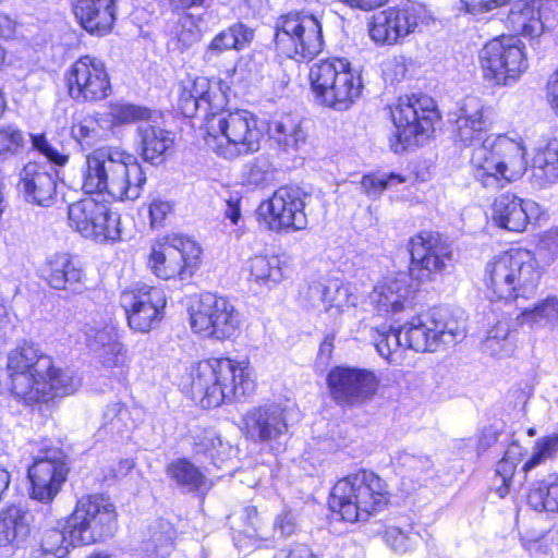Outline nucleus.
I'll return each instance as SVG.
<instances>
[{
	"label": "nucleus",
	"mask_w": 558,
	"mask_h": 558,
	"mask_svg": "<svg viewBox=\"0 0 558 558\" xmlns=\"http://www.w3.org/2000/svg\"><path fill=\"white\" fill-rule=\"evenodd\" d=\"M359 302L360 294L355 286L336 279L329 280V295L325 306L326 311L336 308L338 312H343L345 308L356 306Z\"/></svg>",
	"instance_id": "nucleus-46"
},
{
	"label": "nucleus",
	"mask_w": 558,
	"mask_h": 558,
	"mask_svg": "<svg viewBox=\"0 0 558 558\" xmlns=\"http://www.w3.org/2000/svg\"><path fill=\"white\" fill-rule=\"evenodd\" d=\"M310 80L316 101L337 111L350 109L363 89L361 74L342 58H328L314 63Z\"/></svg>",
	"instance_id": "nucleus-7"
},
{
	"label": "nucleus",
	"mask_w": 558,
	"mask_h": 558,
	"mask_svg": "<svg viewBox=\"0 0 558 558\" xmlns=\"http://www.w3.org/2000/svg\"><path fill=\"white\" fill-rule=\"evenodd\" d=\"M65 185L66 181L60 177H23L17 187L27 203L49 207Z\"/></svg>",
	"instance_id": "nucleus-36"
},
{
	"label": "nucleus",
	"mask_w": 558,
	"mask_h": 558,
	"mask_svg": "<svg viewBox=\"0 0 558 558\" xmlns=\"http://www.w3.org/2000/svg\"><path fill=\"white\" fill-rule=\"evenodd\" d=\"M7 386L19 402L40 408L74 393L80 381L69 371L57 367L37 344L24 342L8 353Z\"/></svg>",
	"instance_id": "nucleus-2"
},
{
	"label": "nucleus",
	"mask_w": 558,
	"mask_h": 558,
	"mask_svg": "<svg viewBox=\"0 0 558 558\" xmlns=\"http://www.w3.org/2000/svg\"><path fill=\"white\" fill-rule=\"evenodd\" d=\"M391 118L395 131L390 138V147L400 154L423 144L434 131L440 114L432 97L405 95L399 97L391 109Z\"/></svg>",
	"instance_id": "nucleus-8"
},
{
	"label": "nucleus",
	"mask_w": 558,
	"mask_h": 558,
	"mask_svg": "<svg viewBox=\"0 0 558 558\" xmlns=\"http://www.w3.org/2000/svg\"><path fill=\"white\" fill-rule=\"evenodd\" d=\"M305 193L295 186H281L258 205L256 217L268 231L293 234L308 227Z\"/></svg>",
	"instance_id": "nucleus-16"
},
{
	"label": "nucleus",
	"mask_w": 558,
	"mask_h": 558,
	"mask_svg": "<svg viewBox=\"0 0 558 558\" xmlns=\"http://www.w3.org/2000/svg\"><path fill=\"white\" fill-rule=\"evenodd\" d=\"M219 434L215 429H202L192 436L193 450L196 454L209 457L213 450L217 447Z\"/></svg>",
	"instance_id": "nucleus-60"
},
{
	"label": "nucleus",
	"mask_w": 558,
	"mask_h": 558,
	"mask_svg": "<svg viewBox=\"0 0 558 558\" xmlns=\"http://www.w3.org/2000/svg\"><path fill=\"white\" fill-rule=\"evenodd\" d=\"M69 468L65 454L58 448H45L28 468L31 497L47 504L60 493L66 481Z\"/></svg>",
	"instance_id": "nucleus-21"
},
{
	"label": "nucleus",
	"mask_w": 558,
	"mask_h": 558,
	"mask_svg": "<svg viewBox=\"0 0 558 558\" xmlns=\"http://www.w3.org/2000/svg\"><path fill=\"white\" fill-rule=\"evenodd\" d=\"M418 13L412 5L389 7L375 13L368 24L371 39L378 46H392L414 33Z\"/></svg>",
	"instance_id": "nucleus-25"
},
{
	"label": "nucleus",
	"mask_w": 558,
	"mask_h": 558,
	"mask_svg": "<svg viewBox=\"0 0 558 558\" xmlns=\"http://www.w3.org/2000/svg\"><path fill=\"white\" fill-rule=\"evenodd\" d=\"M168 476L181 488L193 492L199 489L205 483V476L187 459H178L167 466Z\"/></svg>",
	"instance_id": "nucleus-43"
},
{
	"label": "nucleus",
	"mask_w": 558,
	"mask_h": 558,
	"mask_svg": "<svg viewBox=\"0 0 558 558\" xmlns=\"http://www.w3.org/2000/svg\"><path fill=\"white\" fill-rule=\"evenodd\" d=\"M263 184V180L256 177H235V180L230 182H223L225 196L229 198H238V202H242L243 197L248 196L252 192L259 189Z\"/></svg>",
	"instance_id": "nucleus-56"
},
{
	"label": "nucleus",
	"mask_w": 558,
	"mask_h": 558,
	"mask_svg": "<svg viewBox=\"0 0 558 558\" xmlns=\"http://www.w3.org/2000/svg\"><path fill=\"white\" fill-rule=\"evenodd\" d=\"M248 280L272 289L288 278V264L279 255H255L247 260Z\"/></svg>",
	"instance_id": "nucleus-35"
},
{
	"label": "nucleus",
	"mask_w": 558,
	"mask_h": 558,
	"mask_svg": "<svg viewBox=\"0 0 558 558\" xmlns=\"http://www.w3.org/2000/svg\"><path fill=\"white\" fill-rule=\"evenodd\" d=\"M242 325V314L226 296L206 292L190 307L191 329L203 338L233 340L241 333Z\"/></svg>",
	"instance_id": "nucleus-14"
},
{
	"label": "nucleus",
	"mask_w": 558,
	"mask_h": 558,
	"mask_svg": "<svg viewBox=\"0 0 558 558\" xmlns=\"http://www.w3.org/2000/svg\"><path fill=\"white\" fill-rule=\"evenodd\" d=\"M66 185L69 189L77 191L78 189L98 201H108L105 198L106 179L109 177H66Z\"/></svg>",
	"instance_id": "nucleus-53"
},
{
	"label": "nucleus",
	"mask_w": 558,
	"mask_h": 558,
	"mask_svg": "<svg viewBox=\"0 0 558 558\" xmlns=\"http://www.w3.org/2000/svg\"><path fill=\"white\" fill-rule=\"evenodd\" d=\"M72 10L80 25L98 36L108 34L117 20L116 0H74Z\"/></svg>",
	"instance_id": "nucleus-29"
},
{
	"label": "nucleus",
	"mask_w": 558,
	"mask_h": 558,
	"mask_svg": "<svg viewBox=\"0 0 558 558\" xmlns=\"http://www.w3.org/2000/svg\"><path fill=\"white\" fill-rule=\"evenodd\" d=\"M484 80L496 86H512L529 69L524 44L515 36L501 35L487 41L478 52Z\"/></svg>",
	"instance_id": "nucleus-13"
},
{
	"label": "nucleus",
	"mask_w": 558,
	"mask_h": 558,
	"mask_svg": "<svg viewBox=\"0 0 558 558\" xmlns=\"http://www.w3.org/2000/svg\"><path fill=\"white\" fill-rule=\"evenodd\" d=\"M517 320L522 326L536 330L558 325V299L547 298L531 308H525Z\"/></svg>",
	"instance_id": "nucleus-42"
},
{
	"label": "nucleus",
	"mask_w": 558,
	"mask_h": 558,
	"mask_svg": "<svg viewBox=\"0 0 558 558\" xmlns=\"http://www.w3.org/2000/svg\"><path fill=\"white\" fill-rule=\"evenodd\" d=\"M244 515L247 521V526L243 533L246 537L255 542L267 543L275 537H289L293 535L298 529V513L287 508L275 517L271 535L264 529L255 507H246L244 509Z\"/></svg>",
	"instance_id": "nucleus-32"
},
{
	"label": "nucleus",
	"mask_w": 558,
	"mask_h": 558,
	"mask_svg": "<svg viewBox=\"0 0 558 558\" xmlns=\"http://www.w3.org/2000/svg\"><path fill=\"white\" fill-rule=\"evenodd\" d=\"M433 466L428 457L408 451L398 453L395 459L396 472L403 478L418 481Z\"/></svg>",
	"instance_id": "nucleus-48"
},
{
	"label": "nucleus",
	"mask_w": 558,
	"mask_h": 558,
	"mask_svg": "<svg viewBox=\"0 0 558 558\" xmlns=\"http://www.w3.org/2000/svg\"><path fill=\"white\" fill-rule=\"evenodd\" d=\"M539 279L538 262L525 248H510L493 256L485 265L483 277L490 300L505 301L531 298Z\"/></svg>",
	"instance_id": "nucleus-5"
},
{
	"label": "nucleus",
	"mask_w": 558,
	"mask_h": 558,
	"mask_svg": "<svg viewBox=\"0 0 558 558\" xmlns=\"http://www.w3.org/2000/svg\"><path fill=\"white\" fill-rule=\"evenodd\" d=\"M183 385L203 408H217L251 396L256 377L246 360L213 357L192 365Z\"/></svg>",
	"instance_id": "nucleus-3"
},
{
	"label": "nucleus",
	"mask_w": 558,
	"mask_h": 558,
	"mask_svg": "<svg viewBox=\"0 0 558 558\" xmlns=\"http://www.w3.org/2000/svg\"><path fill=\"white\" fill-rule=\"evenodd\" d=\"M120 304L129 327L135 332L146 333L162 319L167 300L162 289L135 283L122 291Z\"/></svg>",
	"instance_id": "nucleus-18"
},
{
	"label": "nucleus",
	"mask_w": 558,
	"mask_h": 558,
	"mask_svg": "<svg viewBox=\"0 0 558 558\" xmlns=\"http://www.w3.org/2000/svg\"><path fill=\"white\" fill-rule=\"evenodd\" d=\"M388 502L385 481L375 473L361 470L339 480L330 494V507L348 522L365 521L381 511Z\"/></svg>",
	"instance_id": "nucleus-6"
},
{
	"label": "nucleus",
	"mask_w": 558,
	"mask_h": 558,
	"mask_svg": "<svg viewBox=\"0 0 558 558\" xmlns=\"http://www.w3.org/2000/svg\"><path fill=\"white\" fill-rule=\"evenodd\" d=\"M464 10L471 14L489 12L510 4L505 26L515 36L527 39L541 37L545 32L539 0H461Z\"/></svg>",
	"instance_id": "nucleus-17"
},
{
	"label": "nucleus",
	"mask_w": 558,
	"mask_h": 558,
	"mask_svg": "<svg viewBox=\"0 0 558 558\" xmlns=\"http://www.w3.org/2000/svg\"><path fill=\"white\" fill-rule=\"evenodd\" d=\"M414 290L407 272L390 274L374 286L369 293L373 311L384 318H395L413 308Z\"/></svg>",
	"instance_id": "nucleus-24"
},
{
	"label": "nucleus",
	"mask_w": 558,
	"mask_h": 558,
	"mask_svg": "<svg viewBox=\"0 0 558 558\" xmlns=\"http://www.w3.org/2000/svg\"><path fill=\"white\" fill-rule=\"evenodd\" d=\"M492 108L477 96L464 97L454 112L453 134L456 142L471 146L483 141L490 124Z\"/></svg>",
	"instance_id": "nucleus-26"
},
{
	"label": "nucleus",
	"mask_w": 558,
	"mask_h": 558,
	"mask_svg": "<svg viewBox=\"0 0 558 558\" xmlns=\"http://www.w3.org/2000/svg\"><path fill=\"white\" fill-rule=\"evenodd\" d=\"M131 425V417L128 408L114 402L109 404L104 412V427L110 433L120 434Z\"/></svg>",
	"instance_id": "nucleus-54"
},
{
	"label": "nucleus",
	"mask_w": 558,
	"mask_h": 558,
	"mask_svg": "<svg viewBox=\"0 0 558 558\" xmlns=\"http://www.w3.org/2000/svg\"><path fill=\"white\" fill-rule=\"evenodd\" d=\"M253 35V31L243 24H234L213 38L204 57L211 60L227 50H242L251 43Z\"/></svg>",
	"instance_id": "nucleus-38"
},
{
	"label": "nucleus",
	"mask_w": 558,
	"mask_h": 558,
	"mask_svg": "<svg viewBox=\"0 0 558 558\" xmlns=\"http://www.w3.org/2000/svg\"><path fill=\"white\" fill-rule=\"evenodd\" d=\"M33 146L39 150L49 161L63 166L68 162V156L60 154L56 148H53L48 141L46 140L44 134L32 135Z\"/></svg>",
	"instance_id": "nucleus-62"
},
{
	"label": "nucleus",
	"mask_w": 558,
	"mask_h": 558,
	"mask_svg": "<svg viewBox=\"0 0 558 558\" xmlns=\"http://www.w3.org/2000/svg\"><path fill=\"white\" fill-rule=\"evenodd\" d=\"M69 227L86 240L98 244H114L121 240V217L108 201L86 197L68 208Z\"/></svg>",
	"instance_id": "nucleus-15"
},
{
	"label": "nucleus",
	"mask_w": 558,
	"mask_h": 558,
	"mask_svg": "<svg viewBox=\"0 0 558 558\" xmlns=\"http://www.w3.org/2000/svg\"><path fill=\"white\" fill-rule=\"evenodd\" d=\"M88 174H142L137 158L118 148H102L87 158Z\"/></svg>",
	"instance_id": "nucleus-34"
},
{
	"label": "nucleus",
	"mask_w": 558,
	"mask_h": 558,
	"mask_svg": "<svg viewBox=\"0 0 558 558\" xmlns=\"http://www.w3.org/2000/svg\"><path fill=\"white\" fill-rule=\"evenodd\" d=\"M41 277L54 290L76 292L81 289L83 270L66 253H56L47 257L40 268Z\"/></svg>",
	"instance_id": "nucleus-31"
},
{
	"label": "nucleus",
	"mask_w": 558,
	"mask_h": 558,
	"mask_svg": "<svg viewBox=\"0 0 558 558\" xmlns=\"http://www.w3.org/2000/svg\"><path fill=\"white\" fill-rule=\"evenodd\" d=\"M157 120L158 117L154 113L151 119L138 124L136 130L142 156L151 165H160L173 145V136Z\"/></svg>",
	"instance_id": "nucleus-33"
},
{
	"label": "nucleus",
	"mask_w": 558,
	"mask_h": 558,
	"mask_svg": "<svg viewBox=\"0 0 558 558\" xmlns=\"http://www.w3.org/2000/svg\"><path fill=\"white\" fill-rule=\"evenodd\" d=\"M68 529L74 542L92 545L104 542L118 530V512L111 499L101 494L82 496L70 514Z\"/></svg>",
	"instance_id": "nucleus-12"
},
{
	"label": "nucleus",
	"mask_w": 558,
	"mask_h": 558,
	"mask_svg": "<svg viewBox=\"0 0 558 558\" xmlns=\"http://www.w3.org/2000/svg\"><path fill=\"white\" fill-rule=\"evenodd\" d=\"M388 180H384L380 177H362L361 189L369 197L379 196L386 189L392 186V184H401L405 182L404 177H387Z\"/></svg>",
	"instance_id": "nucleus-58"
},
{
	"label": "nucleus",
	"mask_w": 558,
	"mask_h": 558,
	"mask_svg": "<svg viewBox=\"0 0 558 558\" xmlns=\"http://www.w3.org/2000/svg\"><path fill=\"white\" fill-rule=\"evenodd\" d=\"M378 354L391 364H402L404 356L405 340L401 327L392 329H373L371 335Z\"/></svg>",
	"instance_id": "nucleus-41"
},
{
	"label": "nucleus",
	"mask_w": 558,
	"mask_h": 558,
	"mask_svg": "<svg viewBox=\"0 0 558 558\" xmlns=\"http://www.w3.org/2000/svg\"><path fill=\"white\" fill-rule=\"evenodd\" d=\"M405 345L416 352H435L465 337V324L444 308H433L413 316L401 326Z\"/></svg>",
	"instance_id": "nucleus-10"
},
{
	"label": "nucleus",
	"mask_w": 558,
	"mask_h": 558,
	"mask_svg": "<svg viewBox=\"0 0 558 558\" xmlns=\"http://www.w3.org/2000/svg\"><path fill=\"white\" fill-rule=\"evenodd\" d=\"M412 269L426 276L444 271L452 260L450 245L439 234L422 232L411 238Z\"/></svg>",
	"instance_id": "nucleus-28"
},
{
	"label": "nucleus",
	"mask_w": 558,
	"mask_h": 558,
	"mask_svg": "<svg viewBox=\"0 0 558 558\" xmlns=\"http://www.w3.org/2000/svg\"><path fill=\"white\" fill-rule=\"evenodd\" d=\"M523 456L524 448L518 442H511L504 457L497 462L494 490L500 498H505L509 494L513 475Z\"/></svg>",
	"instance_id": "nucleus-40"
},
{
	"label": "nucleus",
	"mask_w": 558,
	"mask_h": 558,
	"mask_svg": "<svg viewBox=\"0 0 558 558\" xmlns=\"http://www.w3.org/2000/svg\"><path fill=\"white\" fill-rule=\"evenodd\" d=\"M270 137L284 150L299 149L305 144L306 134L299 119L286 114L269 125Z\"/></svg>",
	"instance_id": "nucleus-39"
},
{
	"label": "nucleus",
	"mask_w": 558,
	"mask_h": 558,
	"mask_svg": "<svg viewBox=\"0 0 558 558\" xmlns=\"http://www.w3.org/2000/svg\"><path fill=\"white\" fill-rule=\"evenodd\" d=\"M174 213V202L160 196L154 197L148 204L149 226L159 229Z\"/></svg>",
	"instance_id": "nucleus-57"
},
{
	"label": "nucleus",
	"mask_w": 558,
	"mask_h": 558,
	"mask_svg": "<svg viewBox=\"0 0 558 558\" xmlns=\"http://www.w3.org/2000/svg\"><path fill=\"white\" fill-rule=\"evenodd\" d=\"M329 295V280H316L308 283L304 298L313 306H326Z\"/></svg>",
	"instance_id": "nucleus-61"
},
{
	"label": "nucleus",
	"mask_w": 558,
	"mask_h": 558,
	"mask_svg": "<svg viewBox=\"0 0 558 558\" xmlns=\"http://www.w3.org/2000/svg\"><path fill=\"white\" fill-rule=\"evenodd\" d=\"M509 333V323L507 320L498 322L487 331V336L483 341V351L497 357L509 355L514 349Z\"/></svg>",
	"instance_id": "nucleus-45"
},
{
	"label": "nucleus",
	"mask_w": 558,
	"mask_h": 558,
	"mask_svg": "<svg viewBox=\"0 0 558 558\" xmlns=\"http://www.w3.org/2000/svg\"><path fill=\"white\" fill-rule=\"evenodd\" d=\"M327 383L332 398L347 405H359L371 400L379 386V379L373 372L347 366L332 368Z\"/></svg>",
	"instance_id": "nucleus-22"
},
{
	"label": "nucleus",
	"mask_w": 558,
	"mask_h": 558,
	"mask_svg": "<svg viewBox=\"0 0 558 558\" xmlns=\"http://www.w3.org/2000/svg\"><path fill=\"white\" fill-rule=\"evenodd\" d=\"M386 543L396 551L405 553L410 550L421 538V535L410 527L404 531L398 526H388L385 531Z\"/></svg>",
	"instance_id": "nucleus-55"
},
{
	"label": "nucleus",
	"mask_w": 558,
	"mask_h": 558,
	"mask_svg": "<svg viewBox=\"0 0 558 558\" xmlns=\"http://www.w3.org/2000/svg\"><path fill=\"white\" fill-rule=\"evenodd\" d=\"M32 515L17 506L0 511V558H10L29 536Z\"/></svg>",
	"instance_id": "nucleus-30"
},
{
	"label": "nucleus",
	"mask_w": 558,
	"mask_h": 558,
	"mask_svg": "<svg viewBox=\"0 0 558 558\" xmlns=\"http://www.w3.org/2000/svg\"><path fill=\"white\" fill-rule=\"evenodd\" d=\"M201 245L190 236L172 233L156 240L147 255V267L157 278L185 280L201 265Z\"/></svg>",
	"instance_id": "nucleus-11"
},
{
	"label": "nucleus",
	"mask_w": 558,
	"mask_h": 558,
	"mask_svg": "<svg viewBox=\"0 0 558 558\" xmlns=\"http://www.w3.org/2000/svg\"><path fill=\"white\" fill-rule=\"evenodd\" d=\"M69 96L77 102H96L111 94V82L105 62L83 56L64 74Z\"/></svg>",
	"instance_id": "nucleus-19"
},
{
	"label": "nucleus",
	"mask_w": 558,
	"mask_h": 558,
	"mask_svg": "<svg viewBox=\"0 0 558 558\" xmlns=\"http://www.w3.org/2000/svg\"><path fill=\"white\" fill-rule=\"evenodd\" d=\"M151 112L146 107L134 106L130 104H112L109 107V116L113 125L146 122L151 119Z\"/></svg>",
	"instance_id": "nucleus-50"
},
{
	"label": "nucleus",
	"mask_w": 558,
	"mask_h": 558,
	"mask_svg": "<svg viewBox=\"0 0 558 558\" xmlns=\"http://www.w3.org/2000/svg\"><path fill=\"white\" fill-rule=\"evenodd\" d=\"M550 531L531 529L525 531L521 537V546L532 558H539L547 555L551 544Z\"/></svg>",
	"instance_id": "nucleus-52"
},
{
	"label": "nucleus",
	"mask_w": 558,
	"mask_h": 558,
	"mask_svg": "<svg viewBox=\"0 0 558 558\" xmlns=\"http://www.w3.org/2000/svg\"><path fill=\"white\" fill-rule=\"evenodd\" d=\"M323 26L307 11H291L280 15L275 25L277 51L298 62L311 61L324 49Z\"/></svg>",
	"instance_id": "nucleus-9"
},
{
	"label": "nucleus",
	"mask_w": 558,
	"mask_h": 558,
	"mask_svg": "<svg viewBox=\"0 0 558 558\" xmlns=\"http://www.w3.org/2000/svg\"><path fill=\"white\" fill-rule=\"evenodd\" d=\"M470 163L474 171H482V174H524L530 169L553 172L558 163V140L539 144L530 163L522 137L500 134L492 143L485 140L474 148Z\"/></svg>",
	"instance_id": "nucleus-4"
},
{
	"label": "nucleus",
	"mask_w": 558,
	"mask_h": 558,
	"mask_svg": "<svg viewBox=\"0 0 558 558\" xmlns=\"http://www.w3.org/2000/svg\"><path fill=\"white\" fill-rule=\"evenodd\" d=\"M66 536L62 530L50 529L44 532L40 548L44 555H51L53 558H65L71 547L80 546L71 536V530Z\"/></svg>",
	"instance_id": "nucleus-49"
},
{
	"label": "nucleus",
	"mask_w": 558,
	"mask_h": 558,
	"mask_svg": "<svg viewBox=\"0 0 558 558\" xmlns=\"http://www.w3.org/2000/svg\"><path fill=\"white\" fill-rule=\"evenodd\" d=\"M229 92L227 82L198 76L183 86L179 109L187 118L202 113L206 123V146L226 159H235L260 148L265 125L247 110L226 111Z\"/></svg>",
	"instance_id": "nucleus-1"
},
{
	"label": "nucleus",
	"mask_w": 558,
	"mask_h": 558,
	"mask_svg": "<svg viewBox=\"0 0 558 558\" xmlns=\"http://www.w3.org/2000/svg\"><path fill=\"white\" fill-rule=\"evenodd\" d=\"M558 454V433L537 438L532 447L530 457L522 465V471L529 473L535 468L553 460Z\"/></svg>",
	"instance_id": "nucleus-47"
},
{
	"label": "nucleus",
	"mask_w": 558,
	"mask_h": 558,
	"mask_svg": "<svg viewBox=\"0 0 558 558\" xmlns=\"http://www.w3.org/2000/svg\"><path fill=\"white\" fill-rule=\"evenodd\" d=\"M537 250L544 258L558 257V228L549 229L541 235Z\"/></svg>",
	"instance_id": "nucleus-63"
},
{
	"label": "nucleus",
	"mask_w": 558,
	"mask_h": 558,
	"mask_svg": "<svg viewBox=\"0 0 558 558\" xmlns=\"http://www.w3.org/2000/svg\"><path fill=\"white\" fill-rule=\"evenodd\" d=\"M86 343L97 363L118 383L126 380L130 356L118 328L106 324L86 331Z\"/></svg>",
	"instance_id": "nucleus-20"
},
{
	"label": "nucleus",
	"mask_w": 558,
	"mask_h": 558,
	"mask_svg": "<svg viewBox=\"0 0 558 558\" xmlns=\"http://www.w3.org/2000/svg\"><path fill=\"white\" fill-rule=\"evenodd\" d=\"M544 214L536 202L510 193L498 196L492 206L494 223L511 232L524 231L529 223L539 221Z\"/></svg>",
	"instance_id": "nucleus-27"
},
{
	"label": "nucleus",
	"mask_w": 558,
	"mask_h": 558,
	"mask_svg": "<svg viewBox=\"0 0 558 558\" xmlns=\"http://www.w3.org/2000/svg\"><path fill=\"white\" fill-rule=\"evenodd\" d=\"M23 133L12 126H0V155L14 154L23 145Z\"/></svg>",
	"instance_id": "nucleus-59"
},
{
	"label": "nucleus",
	"mask_w": 558,
	"mask_h": 558,
	"mask_svg": "<svg viewBox=\"0 0 558 558\" xmlns=\"http://www.w3.org/2000/svg\"><path fill=\"white\" fill-rule=\"evenodd\" d=\"M202 36L199 19L191 13L183 14L175 29L178 49L184 50L196 44Z\"/></svg>",
	"instance_id": "nucleus-51"
},
{
	"label": "nucleus",
	"mask_w": 558,
	"mask_h": 558,
	"mask_svg": "<svg viewBox=\"0 0 558 558\" xmlns=\"http://www.w3.org/2000/svg\"><path fill=\"white\" fill-rule=\"evenodd\" d=\"M238 456V448L230 442L223 441L219 436L217 447L208 457L217 468H222L226 463L232 461Z\"/></svg>",
	"instance_id": "nucleus-64"
},
{
	"label": "nucleus",
	"mask_w": 558,
	"mask_h": 558,
	"mask_svg": "<svg viewBox=\"0 0 558 558\" xmlns=\"http://www.w3.org/2000/svg\"><path fill=\"white\" fill-rule=\"evenodd\" d=\"M527 504L535 511L558 512V473H549L531 484Z\"/></svg>",
	"instance_id": "nucleus-37"
},
{
	"label": "nucleus",
	"mask_w": 558,
	"mask_h": 558,
	"mask_svg": "<svg viewBox=\"0 0 558 558\" xmlns=\"http://www.w3.org/2000/svg\"><path fill=\"white\" fill-rule=\"evenodd\" d=\"M246 438L262 442L279 451L288 435L286 411L278 404H265L250 409L242 417Z\"/></svg>",
	"instance_id": "nucleus-23"
},
{
	"label": "nucleus",
	"mask_w": 558,
	"mask_h": 558,
	"mask_svg": "<svg viewBox=\"0 0 558 558\" xmlns=\"http://www.w3.org/2000/svg\"><path fill=\"white\" fill-rule=\"evenodd\" d=\"M145 183L146 177H109L106 179L105 198L134 201L140 197Z\"/></svg>",
	"instance_id": "nucleus-44"
}]
</instances>
